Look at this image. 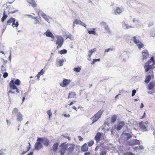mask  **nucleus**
Returning a JSON list of instances; mask_svg holds the SVG:
<instances>
[{
	"label": "nucleus",
	"mask_w": 155,
	"mask_h": 155,
	"mask_svg": "<svg viewBox=\"0 0 155 155\" xmlns=\"http://www.w3.org/2000/svg\"><path fill=\"white\" fill-rule=\"evenodd\" d=\"M60 147L61 149L60 152L61 155H64L65 153L67 155L71 154L75 148V145L74 144L70 143L66 144H62Z\"/></svg>",
	"instance_id": "1"
},
{
	"label": "nucleus",
	"mask_w": 155,
	"mask_h": 155,
	"mask_svg": "<svg viewBox=\"0 0 155 155\" xmlns=\"http://www.w3.org/2000/svg\"><path fill=\"white\" fill-rule=\"evenodd\" d=\"M20 84V81L18 79H17L15 81L14 80H11L9 84L10 90L8 92V95H9L10 94H15V91H13L14 90H15L17 93H19V90L16 85L19 86Z\"/></svg>",
	"instance_id": "2"
},
{
	"label": "nucleus",
	"mask_w": 155,
	"mask_h": 155,
	"mask_svg": "<svg viewBox=\"0 0 155 155\" xmlns=\"http://www.w3.org/2000/svg\"><path fill=\"white\" fill-rule=\"evenodd\" d=\"M154 61L153 58V57L151 58L147 62L145 63V65L144 66V68L145 69L146 72H147L150 69H152L153 68L152 67V65L154 64Z\"/></svg>",
	"instance_id": "3"
},
{
	"label": "nucleus",
	"mask_w": 155,
	"mask_h": 155,
	"mask_svg": "<svg viewBox=\"0 0 155 155\" xmlns=\"http://www.w3.org/2000/svg\"><path fill=\"white\" fill-rule=\"evenodd\" d=\"M103 112V110H100L91 118L92 121V124L96 122L101 117Z\"/></svg>",
	"instance_id": "4"
},
{
	"label": "nucleus",
	"mask_w": 155,
	"mask_h": 155,
	"mask_svg": "<svg viewBox=\"0 0 155 155\" xmlns=\"http://www.w3.org/2000/svg\"><path fill=\"white\" fill-rule=\"evenodd\" d=\"M13 114H17V120L19 121H21L23 119V115L21 113L18 111V110L16 108H15L13 110Z\"/></svg>",
	"instance_id": "5"
},
{
	"label": "nucleus",
	"mask_w": 155,
	"mask_h": 155,
	"mask_svg": "<svg viewBox=\"0 0 155 155\" xmlns=\"http://www.w3.org/2000/svg\"><path fill=\"white\" fill-rule=\"evenodd\" d=\"M56 38L57 40L55 41L56 45H57V48L58 49L62 46L64 42V40L62 37L60 36H57Z\"/></svg>",
	"instance_id": "6"
},
{
	"label": "nucleus",
	"mask_w": 155,
	"mask_h": 155,
	"mask_svg": "<svg viewBox=\"0 0 155 155\" xmlns=\"http://www.w3.org/2000/svg\"><path fill=\"white\" fill-rule=\"evenodd\" d=\"M15 19L11 17L8 20L7 23L9 25H10L11 23H12V26L13 27H17L18 26L19 24L18 21H16V23H15Z\"/></svg>",
	"instance_id": "7"
},
{
	"label": "nucleus",
	"mask_w": 155,
	"mask_h": 155,
	"mask_svg": "<svg viewBox=\"0 0 155 155\" xmlns=\"http://www.w3.org/2000/svg\"><path fill=\"white\" fill-rule=\"evenodd\" d=\"M148 123H144L143 121L140 122L139 123L140 128L143 132L147 131V128L148 127Z\"/></svg>",
	"instance_id": "8"
},
{
	"label": "nucleus",
	"mask_w": 155,
	"mask_h": 155,
	"mask_svg": "<svg viewBox=\"0 0 155 155\" xmlns=\"http://www.w3.org/2000/svg\"><path fill=\"white\" fill-rule=\"evenodd\" d=\"M37 141H40L42 142L43 143L45 146H48L50 143L49 140L45 138H38L37 139Z\"/></svg>",
	"instance_id": "9"
},
{
	"label": "nucleus",
	"mask_w": 155,
	"mask_h": 155,
	"mask_svg": "<svg viewBox=\"0 0 155 155\" xmlns=\"http://www.w3.org/2000/svg\"><path fill=\"white\" fill-rule=\"evenodd\" d=\"M128 143L129 146H132L140 144V142L137 140L134 139L129 141Z\"/></svg>",
	"instance_id": "10"
},
{
	"label": "nucleus",
	"mask_w": 155,
	"mask_h": 155,
	"mask_svg": "<svg viewBox=\"0 0 155 155\" xmlns=\"http://www.w3.org/2000/svg\"><path fill=\"white\" fill-rule=\"evenodd\" d=\"M71 82V80L69 79H64L63 82L60 84V85L62 87H64L68 86Z\"/></svg>",
	"instance_id": "11"
},
{
	"label": "nucleus",
	"mask_w": 155,
	"mask_h": 155,
	"mask_svg": "<svg viewBox=\"0 0 155 155\" xmlns=\"http://www.w3.org/2000/svg\"><path fill=\"white\" fill-rule=\"evenodd\" d=\"M102 135V133L101 132H98L96 134L95 137L94 139L96 141L97 143H98L101 139Z\"/></svg>",
	"instance_id": "12"
},
{
	"label": "nucleus",
	"mask_w": 155,
	"mask_h": 155,
	"mask_svg": "<svg viewBox=\"0 0 155 155\" xmlns=\"http://www.w3.org/2000/svg\"><path fill=\"white\" fill-rule=\"evenodd\" d=\"M125 125V123L124 121L118 122L117 126L116 129L117 130H121Z\"/></svg>",
	"instance_id": "13"
},
{
	"label": "nucleus",
	"mask_w": 155,
	"mask_h": 155,
	"mask_svg": "<svg viewBox=\"0 0 155 155\" xmlns=\"http://www.w3.org/2000/svg\"><path fill=\"white\" fill-rule=\"evenodd\" d=\"M143 59H147L149 56V53L147 50H144L142 52Z\"/></svg>",
	"instance_id": "14"
},
{
	"label": "nucleus",
	"mask_w": 155,
	"mask_h": 155,
	"mask_svg": "<svg viewBox=\"0 0 155 155\" xmlns=\"http://www.w3.org/2000/svg\"><path fill=\"white\" fill-rule=\"evenodd\" d=\"M28 2L33 7L35 8L36 7L37 4L35 1L34 0H27Z\"/></svg>",
	"instance_id": "15"
},
{
	"label": "nucleus",
	"mask_w": 155,
	"mask_h": 155,
	"mask_svg": "<svg viewBox=\"0 0 155 155\" xmlns=\"http://www.w3.org/2000/svg\"><path fill=\"white\" fill-rule=\"evenodd\" d=\"M155 86V82H150L148 85V89L151 90L153 89Z\"/></svg>",
	"instance_id": "16"
},
{
	"label": "nucleus",
	"mask_w": 155,
	"mask_h": 155,
	"mask_svg": "<svg viewBox=\"0 0 155 155\" xmlns=\"http://www.w3.org/2000/svg\"><path fill=\"white\" fill-rule=\"evenodd\" d=\"M35 148L36 150H39L42 147L41 143L39 142H36L35 144Z\"/></svg>",
	"instance_id": "17"
},
{
	"label": "nucleus",
	"mask_w": 155,
	"mask_h": 155,
	"mask_svg": "<svg viewBox=\"0 0 155 155\" xmlns=\"http://www.w3.org/2000/svg\"><path fill=\"white\" fill-rule=\"evenodd\" d=\"M76 94L74 92H71L69 93L68 98H74L76 97Z\"/></svg>",
	"instance_id": "18"
},
{
	"label": "nucleus",
	"mask_w": 155,
	"mask_h": 155,
	"mask_svg": "<svg viewBox=\"0 0 155 155\" xmlns=\"http://www.w3.org/2000/svg\"><path fill=\"white\" fill-rule=\"evenodd\" d=\"M45 34L47 37H50L53 38L54 36L53 35L52 33L49 30L47 31Z\"/></svg>",
	"instance_id": "19"
},
{
	"label": "nucleus",
	"mask_w": 155,
	"mask_h": 155,
	"mask_svg": "<svg viewBox=\"0 0 155 155\" xmlns=\"http://www.w3.org/2000/svg\"><path fill=\"white\" fill-rule=\"evenodd\" d=\"M88 147L86 143L84 144L81 147V150L82 151L85 152L88 150Z\"/></svg>",
	"instance_id": "20"
},
{
	"label": "nucleus",
	"mask_w": 155,
	"mask_h": 155,
	"mask_svg": "<svg viewBox=\"0 0 155 155\" xmlns=\"http://www.w3.org/2000/svg\"><path fill=\"white\" fill-rule=\"evenodd\" d=\"M122 12L121 9L119 7H117L116 8V9L114 11L115 14H120Z\"/></svg>",
	"instance_id": "21"
},
{
	"label": "nucleus",
	"mask_w": 155,
	"mask_h": 155,
	"mask_svg": "<svg viewBox=\"0 0 155 155\" xmlns=\"http://www.w3.org/2000/svg\"><path fill=\"white\" fill-rule=\"evenodd\" d=\"M44 73V71H43V69H42L41 70L38 72L37 75L36 76V77L37 78L38 80L39 79L41 75H42Z\"/></svg>",
	"instance_id": "22"
},
{
	"label": "nucleus",
	"mask_w": 155,
	"mask_h": 155,
	"mask_svg": "<svg viewBox=\"0 0 155 155\" xmlns=\"http://www.w3.org/2000/svg\"><path fill=\"white\" fill-rule=\"evenodd\" d=\"M117 115L114 114L112 116L110 119V122L111 123H113L115 122L117 119Z\"/></svg>",
	"instance_id": "23"
},
{
	"label": "nucleus",
	"mask_w": 155,
	"mask_h": 155,
	"mask_svg": "<svg viewBox=\"0 0 155 155\" xmlns=\"http://www.w3.org/2000/svg\"><path fill=\"white\" fill-rule=\"evenodd\" d=\"M59 145V144L57 143H55L53 145V150L54 151H56L58 149V147Z\"/></svg>",
	"instance_id": "24"
},
{
	"label": "nucleus",
	"mask_w": 155,
	"mask_h": 155,
	"mask_svg": "<svg viewBox=\"0 0 155 155\" xmlns=\"http://www.w3.org/2000/svg\"><path fill=\"white\" fill-rule=\"evenodd\" d=\"M96 49L95 48H94L93 49L89 51L88 56L90 58L91 56L92 55V54L94 52L96 51Z\"/></svg>",
	"instance_id": "25"
},
{
	"label": "nucleus",
	"mask_w": 155,
	"mask_h": 155,
	"mask_svg": "<svg viewBox=\"0 0 155 155\" xmlns=\"http://www.w3.org/2000/svg\"><path fill=\"white\" fill-rule=\"evenodd\" d=\"M123 136L127 137V138H124V140H128L131 137V136H130V134L128 133H125L124 134H123Z\"/></svg>",
	"instance_id": "26"
},
{
	"label": "nucleus",
	"mask_w": 155,
	"mask_h": 155,
	"mask_svg": "<svg viewBox=\"0 0 155 155\" xmlns=\"http://www.w3.org/2000/svg\"><path fill=\"white\" fill-rule=\"evenodd\" d=\"M151 79V76L150 75H148L146 77L145 80V82L146 83H148Z\"/></svg>",
	"instance_id": "27"
},
{
	"label": "nucleus",
	"mask_w": 155,
	"mask_h": 155,
	"mask_svg": "<svg viewBox=\"0 0 155 155\" xmlns=\"http://www.w3.org/2000/svg\"><path fill=\"white\" fill-rule=\"evenodd\" d=\"M3 15L1 19L2 22H3L8 17V16L5 14V11L3 12Z\"/></svg>",
	"instance_id": "28"
},
{
	"label": "nucleus",
	"mask_w": 155,
	"mask_h": 155,
	"mask_svg": "<svg viewBox=\"0 0 155 155\" xmlns=\"http://www.w3.org/2000/svg\"><path fill=\"white\" fill-rule=\"evenodd\" d=\"M95 28H93L92 30H88V32L90 34L96 35V32L95 31Z\"/></svg>",
	"instance_id": "29"
},
{
	"label": "nucleus",
	"mask_w": 155,
	"mask_h": 155,
	"mask_svg": "<svg viewBox=\"0 0 155 155\" xmlns=\"http://www.w3.org/2000/svg\"><path fill=\"white\" fill-rule=\"evenodd\" d=\"M138 48L139 49H140L143 47L144 45L141 42H140L138 44H136Z\"/></svg>",
	"instance_id": "30"
},
{
	"label": "nucleus",
	"mask_w": 155,
	"mask_h": 155,
	"mask_svg": "<svg viewBox=\"0 0 155 155\" xmlns=\"http://www.w3.org/2000/svg\"><path fill=\"white\" fill-rule=\"evenodd\" d=\"M81 21L78 20V19H76L73 22V26L74 27L76 25L80 24V21Z\"/></svg>",
	"instance_id": "31"
},
{
	"label": "nucleus",
	"mask_w": 155,
	"mask_h": 155,
	"mask_svg": "<svg viewBox=\"0 0 155 155\" xmlns=\"http://www.w3.org/2000/svg\"><path fill=\"white\" fill-rule=\"evenodd\" d=\"M81 70V68L80 67H79L78 66L77 67L74 68L73 69V70L74 71L77 72H80Z\"/></svg>",
	"instance_id": "32"
},
{
	"label": "nucleus",
	"mask_w": 155,
	"mask_h": 155,
	"mask_svg": "<svg viewBox=\"0 0 155 155\" xmlns=\"http://www.w3.org/2000/svg\"><path fill=\"white\" fill-rule=\"evenodd\" d=\"M42 16L43 18L44 19H45L46 21H48L49 19L47 16L44 13L43 14Z\"/></svg>",
	"instance_id": "33"
},
{
	"label": "nucleus",
	"mask_w": 155,
	"mask_h": 155,
	"mask_svg": "<svg viewBox=\"0 0 155 155\" xmlns=\"http://www.w3.org/2000/svg\"><path fill=\"white\" fill-rule=\"evenodd\" d=\"M133 38L134 39V42L135 44H138L139 42H140L138 39H137L136 38V37L135 36H134Z\"/></svg>",
	"instance_id": "34"
},
{
	"label": "nucleus",
	"mask_w": 155,
	"mask_h": 155,
	"mask_svg": "<svg viewBox=\"0 0 155 155\" xmlns=\"http://www.w3.org/2000/svg\"><path fill=\"white\" fill-rule=\"evenodd\" d=\"M64 61L63 59L60 60H59V61L58 62V64L60 66H62Z\"/></svg>",
	"instance_id": "35"
},
{
	"label": "nucleus",
	"mask_w": 155,
	"mask_h": 155,
	"mask_svg": "<svg viewBox=\"0 0 155 155\" xmlns=\"http://www.w3.org/2000/svg\"><path fill=\"white\" fill-rule=\"evenodd\" d=\"M67 51L65 49H63L60 51L59 53L61 54H65L67 53Z\"/></svg>",
	"instance_id": "36"
},
{
	"label": "nucleus",
	"mask_w": 155,
	"mask_h": 155,
	"mask_svg": "<svg viewBox=\"0 0 155 155\" xmlns=\"http://www.w3.org/2000/svg\"><path fill=\"white\" fill-rule=\"evenodd\" d=\"M1 71L2 73L5 71H6V69L5 68V66L2 65L1 66Z\"/></svg>",
	"instance_id": "37"
},
{
	"label": "nucleus",
	"mask_w": 155,
	"mask_h": 155,
	"mask_svg": "<svg viewBox=\"0 0 155 155\" xmlns=\"http://www.w3.org/2000/svg\"><path fill=\"white\" fill-rule=\"evenodd\" d=\"M100 155H106L107 151L105 150H102L100 152Z\"/></svg>",
	"instance_id": "38"
},
{
	"label": "nucleus",
	"mask_w": 155,
	"mask_h": 155,
	"mask_svg": "<svg viewBox=\"0 0 155 155\" xmlns=\"http://www.w3.org/2000/svg\"><path fill=\"white\" fill-rule=\"evenodd\" d=\"M115 49L114 48H109L108 49H106L105 50L104 52L105 53L106 52H108L110 51H112L114 50Z\"/></svg>",
	"instance_id": "39"
},
{
	"label": "nucleus",
	"mask_w": 155,
	"mask_h": 155,
	"mask_svg": "<svg viewBox=\"0 0 155 155\" xmlns=\"http://www.w3.org/2000/svg\"><path fill=\"white\" fill-rule=\"evenodd\" d=\"M34 19H35V24H37L39 23V21L38 19L37 18V17H34L33 18Z\"/></svg>",
	"instance_id": "40"
},
{
	"label": "nucleus",
	"mask_w": 155,
	"mask_h": 155,
	"mask_svg": "<svg viewBox=\"0 0 155 155\" xmlns=\"http://www.w3.org/2000/svg\"><path fill=\"white\" fill-rule=\"evenodd\" d=\"M88 145L89 147L91 146L94 143V141L93 140H91L89 142H88Z\"/></svg>",
	"instance_id": "41"
},
{
	"label": "nucleus",
	"mask_w": 155,
	"mask_h": 155,
	"mask_svg": "<svg viewBox=\"0 0 155 155\" xmlns=\"http://www.w3.org/2000/svg\"><path fill=\"white\" fill-rule=\"evenodd\" d=\"M47 114L48 115L49 117V118H50L51 116L52 113L51 112V110H49L47 111Z\"/></svg>",
	"instance_id": "42"
},
{
	"label": "nucleus",
	"mask_w": 155,
	"mask_h": 155,
	"mask_svg": "<svg viewBox=\"0 0 155 155\" xmlns=\"http://www.w3.org/2000/svg\"><path fill=\"white\" fill-rule=\"evenodd\" d=\"M104 29H105V30L107 32H109L110 31H109V28L108 26V25H105V26L104 27Z\"/></svg>",
	"instance_id": "43"
},
{
	"label": "nucleus",
	"mask_w": 155,
	"mask_h": 155,
	"mask_svg": "<svg viewBox=\"0 0 155 155\" xmlns=\"http://www.w3.org/2000/svg\"><path fill=\"white\" fill-rule=\"evenodd\" d=\"M37 13L39 16L41 15L42 16L44 13L41 10H40Z\"/></svg>",
	"instance_id": "44"
},
{
	"label": "nucleus",
	"mask_w": 155,
	"mask_h": 155,
	"mask_svg": "<svg viewBox=\"0 0 155 155\" xmlns=\"http://www.w3.org/2000/svg\"><path fill=\"white\" fill-rule=\"evenodd\" d=\"M8 75V74L7 72H5L4 73L3 77L4 78H6Z\"/></svg>",
	"instance_id": "45"
},
{
	"label": "nucleus",
	"mask_w": 155,
	"mask_h": 155,
	"mask_svg": "<svg viewBox=\"0 0 155 155\" xmlns=\"http://www.w3.org/2000/svg\"><path fill=\"white\" fill-rule=\"evenodd\" d=\"M136 93V91L135 90H133L132 91V96H134Z\"/></svg>",
	"instance_id": "46"
},
{
	"label": "nucleus",
	"mask_w": 155,
	"mask_h": 155,
	"mask_svg": "<svg viewBox=\"0 0 155 155\" xmlns=\"http://www.w3.org/2000/svg\"><path fill=\"white\" fill-rule=\"evenodd\" d=\"M3 64L5 66V64L7 63L8 61L7 60H5L4 59H3Z\"/></svg>",
	"instance_id": "47"
},
{
	"label": "nucleus",
	"mask_w": 155,
	"mask_h": 155,
	"mask_svg": "<svg viewBox=\"0 0 155 155\" xmlns=\"http://www.w3.org/2000/svg\"><path fill=\"white\" fill-rule=\"evenodd\" d=\"M101 24L104 27L105 26V25H107L106 23L104 22H102L101 23Z\"/></svg>",
	"instance_id": "48"
},
{
	"label": "nucleus",
	"mask_w": 155,
	"mask_h": 155,
	"mask_svg": "<svg viewBox=\"0 0 155 155\" xmlns=\"http://www.w3.org/2000/svg\"><path fill=\"white\" fill-rule=\"evenodd\" d=\"M80 24L86 27L85 24L84 22H81V21H80Z\"/></svg>",
	"instance_id": "49"
},
{
	"label": "nucleus",
	"mask_w": 155,
	"mask_h": 155,
	"mask_svg": "<svg viewBox=\"0 0 155 155\" xmlns=\"http://www.w3.org/2000/svg\"><path fill=\"white\" fill-rule=\"evenodd\" d=\"M126 155H135V154L131 152H128L127 153Z\"/></svg>",
	"instance_id": "50"
},
{
	"label": "nucleus",
	"mask_w": 155,
	"mask_h": 155,
	"mask_svg": "<svg viewBox=\"0 0 155 155\" xmlns=\"http://www.w3.org/2000/svg\"><path fill=\"white\" fill-rule=\"evenodd\" d=\"M138 147V149L139 150H140V149H143V147L142 145H140Z\"/></svg>",
	"instance_id": "51"
},
{
	"label": "nucleus",
	"mask_w": 155,
	"mask_h": 155,
	"mask_svg": "<svg viewBox=\"0 0 155 155\" xmlns=\"http://www.w3.org/2000/svg\"><path fill=\"white\" fill-rule=\"evenodd\" d=\"M30 148V147H28L27 148V150L26 151H25V152H23L22 153H21V155H22V154H24L25 153L27 152L29 150Z\"/></svg>",
	"instance_id": "52"
},
{
	"label": "nucleus",
	"mask_w": 155,
	"mask_h": 155,
	"mask_svg": "<svg viewBox=\"0 0 155 155\" xmlns=\"http://www.w3.org/2000/svg\"><path fill=\"white\" fill-rule=\"evenodd\" d=\"M78 137L79 138V140L80 141H82L83 140V138L80 136H78Z\"/></svg>",
	"instance_id": "53"
},
{
	"label": "nucleus",
	"mask_w": 155,
	"mask_h": 155,
	"mask_svg": "<svg viewBox=\"0 0 155 155\" xmlns=\"http://www.w3.org/2000/svg\"><path fill=\"white\" fill-rule=\"evenodd\" d=\"M97 61L96 59H93V61L91 63H92V64H94L95 62H96Z\"/></svg>",
	"instance_id": "54"
},
{
	"label": "nucleus",
	"mask_w": 155,
	"mask_h": 155,
	"mask_svg": "<svg viewBox=\"0 0 155 155\" xmlns=\"http://www.w3.org/2000/svg\"><path fill=\"white\" fill-rule=\"evenodd\" d=\"M63 115L65 117H70V114H68V115H67L66 114H64Z\"/></svg>",
	"instance_id": "55"
},
{
	"label": "nucleus",
	"mask_w": 155,
	"mask_h": 155,
	"mask_svg": "<svg viewBox=\"0 0 155 155\" xmlns=\"http://www.w3.org/2000/svg\"><path fill=\"white\" fill-rule=\"evenodd\" d=\"M133 149L134 150H138V147H133Z\"/></svg>",
	"instance_id": "56"
},
{
	"label": "nucleus",
	"mask_w": 155,
	"mask_h": 155,
	"mask_svg": "<svg viewBox=\"0 0 155 155\" xmlns=\"http://www.w3.org/2000/svg\"><path fill=\"white\" fill-rule=\"evenodd\" d=\"M90 154V152H88L85 153H84V155H89Z\"/></svg>",
	"instance_id": "57"
},
{
	"label": "nucleus",
	"mask_w": 155,
	"mask_h": 155,
	"mask_svg": "<svg viewBox=\"0 0 155 155\" xmlns=\"http://www.w3.org/2000/svg\"><path fill=\"white\" fill-rule=\"evenodd\" d=\"M9 59L10 60V61H11V54H10V55L8 57Z\"/></svg>",
	"instance_id": "58"
},
{
	"label": "nucleus",
	"mask_w": 155,
	"mask_h": 155,
	"mask_svg": "<svg viewBox=\"0 0 155 155\" xmlns=\"http://www.w3.org/2000/svg\"><path fill=\"white\" fill-rule=\"evenodd\" d=\"M126 28L127 29L129 28H130L131 27L130 26L128 25L127 24H126Z\"/></svg>",
	"instance_id": "59"
},
{
	"label": "nucleus",
	"mask_w": 155,
	"mask_h": 155,
	"mask_svg": "<svg viewBox=\"0 0 155 155\" xmlns=\"http://www.w3.org/2000/svg\"><path fill=\"white\" fill-rule=\"evenodd\" d=\"M33 153L32 152H31L29 153L27 155H33Z\"/></svg>",
	"instance_id": "60"
},
{
	"label": "nucleus",
	"mask_w": 155,
	"mask_h": 155,
	"mask_svg": "<svg viewBox=\"0 0 155 155\" xmlns=\"http://www.w3.org/2000/svg\"><path fill=\"white\" fill-rule=\"evenodd\" d=\"M73 108L76 111H77V108L75 107L74 106L73 107Z\"/></svg>",
	"instance_id": "61"
},
{
	"label": "nucleus",
	"mask_w": 155,
	"mask_h": 155,
	"mask_svg": "<svg viewBox=\"0 0 155 155\" xmlns=\"http://www.w3.org/2000/svg\"><path fill=\"white\" fill-rule=\"evenodd\" d=\"M143 103H141V105L140 107V108H143Z\"/></svg>",
	"instance_id": "62"
},
{
	"label": "nucleus",
	"mask_w": 155,
	"mask_h": 155,
	"mask_svg": "<svg viewBox=\"0 0 155 155\" xmlns=\"http://www.w3.org/2000/svg\"><path fill=\"white\" fill-rule=\"evenodd\" d=\"M145 113H144L143 114V116L141 117L140 118V119H143V118L144 117H145Z\"/></svg>",
	"instance_id": "63"
},
{
	"label": "nucleus",
	"mask_w": 155,
	"mask_h": 155,
	"mask_svg": "<svg viewBox=\"0 0 155 155\" xmlns=\"http://www.w3.org/2000/svg\"><path fill=\"white\" fill-rule=\"evenodd\" d=\"M74 104V102L73 101H71V103L69 104V106H71V105L73 104Z\"/></svg>",
	"instance_id": "64"
}]
</instances>
